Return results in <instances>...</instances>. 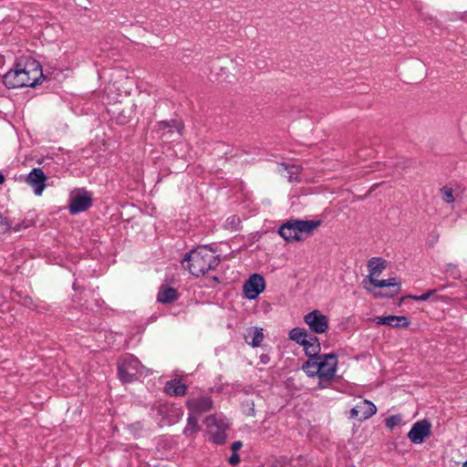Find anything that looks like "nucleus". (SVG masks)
I'll return each mask as SVG.
<instances>
[{
	"instance_id": "1",
	"label": "nucleus",
	"mask_w": 467,
	"mask_h": 467,
	"mask_svg": "<svg viewBox=\"0 0 467 467\" xmlns=\"http://www.w3.org/2000/svg\"><path fill=\"white\" fill-rule=\"evenodd\" d=\"M44 78L42 67L36 59L23 57L18 60L14 69L3 77V82L8 88L36 87Z\"/></svg>"
},
{
	"instance_id": "2",
	"label": "nucleus",
	"mask_w": 467,
	"mask_h": 467,
	"mask_svg": "<svg viewBox=\"0 0 467 467\" xmlns=\"http://www.w3.org/2000/svg\"><path fill=\"white\" fill-rule=\"evenodd\" d=\"M219 258L215 252L207 245L192 250L185 255L182 265L188 268L192 275H203L219 265Z\"/></svg>"
},
{
	"instance_id": "3",
	"label": "nucleus",
	"mask_w": 467,
	"mask_h": 467,
	"mask_svg": "<svg viewBox=\"0 0 467 467\" xmlns=\"http://www.w3.org/2000/svg\"><path fill=\"white\" fill-rule=\"evenodd\" d=\"M337 359L334 354L321 355L308 358L302 369L308 377H318L320 379L331 380L337 370Z\"/></svg>"
},
{
	"instance_id": "4",
	"label": "nucleus",
	"mask_w": 467,
	"mask_h": 467,
	"mask_svg": "<svg viewBox=\"0 0 467 467\" xmlns=\"http://www.w3.org/2000/svg\"><path fill=\"white\" fill-rule=\"evenodd\" d=\"M148 371L149 369L132 355H125L118 362L119 377L125 383L133 381L137 376L146 374Z\"/></svg>"
},
{
	"instance_id": "5",
	"label": "nucleus",
	"mask_w": 467,
	"mask_h": 467,
	"mask_svg": "<svg viewBox=\"0 0 467 467\" xmlns=\"http://www.w3.org/2000/svg\"><path fill=\"white\" fill-rule=\"evenodd\" d=\"M207 432L210 435V439L215 444H223L226 441L225 431L229 427V422L222 415H210L204 420Z\"/></svg>"
},
{
	"instance_id": "6",
	"label": "nucleus",
	"mask_w": 467,
	"mask_h": 467,
	"mask_svg": "<svg viewBox=\"0 0 467 467\" xmlns=\"http://www.w3.org/2000/svg\"><path fill=\"white\" fill-rule=\"evenodd\" d=\"M304 321L310 330L317 334H323L328 328V319L319 310H313L305 315Z\"/></svg>"
},
{
	"instance_id": "7",
	"label": "nucleus",
	"mask_w": 467,
	"mask_h": 467,
	"mask_svg": "<svg viewBox=\"0 0 467 467\" xmlns=\"http://www.w3.org/2000/svg\"><path fill=\"white\" fill-rule=\"evenodd\" d=\"M431 423L422 420L415 422L408 433V438L412 443L421 444L431 435Z\"/></svg>"
},
{
	"instance_id": "8",
	"label": "nucleus",
	"mask_w": 467,
	"mask_h": 467,
	"mask_svg": "<svg viewBox=\"0 0 467 467\" xmlns=\"http://www.w3.org/2000/svg\"><path fill=\"white\" fill-rule=\"evenodd\" d=\"M265 283L262 275L254 274L244 285V293L248 299H254L265 290Z\"/></svg>"
},
{
	"instance_id": "9",
	"label": "nucleus",
	"mask_w": 467,
	"mask_h": 467,
	"mask_svg": "<svg viewBox=\"0 0 467 467\" xmlns=\"http://www.w3.org/2000/svg\"><path fill=\"white\" fill-rule=\"evenodd\" d=\"M377 411V408L371 401L368 400H360L359 402L351 409L349 418L367 420L372 417Z\"/></svg>"
},
{
	"instance_id": "10",
	"label": "nucleus",
	"mask_w": 467,
	"mask_h": 467,
	"mask_svg": "<svg viewBox=\"0 0 467 467\" xmlns=\"http://www.w3.org/2000/svg\"><path fill=\"white\" fill-rule=\"evenodd\" d=\"M47 176L40 168L33 169L26 178V182L34 189L36 195L40 196L46 187Z\"/></svg>"
},
{
	"instance_id": "11",
	"label": "nucleus",
	"mask_w": 467,
	"mask_h": 467,
	"mask_svg": "<svg viewBox=\"0 0 467 467\" xmlns=\"http://www.w3.org/2000/svg\"><path fill=\"white\" fill-rule=\"evenodd\" d=\"M91 196L87 192H78L72 196L69 212L71 214H77L87 210L91 205Z\"/></svg>"
},
{
	"instance_id": "12",
	"label": "nucleus",
	"mask_w": 467,
	"mask_h": 467,
	"mask_svg": "<svg viewBox=\"0 0 467 467\" xmlns=\"http://www.w3.org/2000/svg\"><path fill=\"white\" fill-rule=\"evenodd\" d=\"M190 413L201 414L209 411L213 408V401L209 397L193 398L187 401Z\"/></svg>"
},
{
	"instance_id": "13",
	"label": "nucleus",
	"mask_w": 467,
	"mask_h": 467,
	"mask_svg": "<svg viewBox=\"0 0 467 467\" xmlns=\"http://www.w3.org/2000/svg\"><path fill=\"white\" fill-rule=\"evenodd\" d=\"M300 241L309 236L321 224L319 220H294Z\"/></svg>"
},
{
	"instance_id": "14",
	"label": "nucleus",
	"mask_w": 467,
	"mask_h": 467,
	"mask_svg": "<svg viewBox=\"0 0 467 467\" xmlns=\"http://www.w3.org/2000/svg\"><path fill=\"white\" fill-rule=\"evenodd\" d=\"M369 283L371 285H373L374 287H379V288H384V287H389V288H392V293L390 294H388L387 296H393L395 294H398L400 290V280L397 277H392V278H389V279H383V280H379L378 277H375L371 280H369ZM377 296H379V297H382L384 296L385 295L381 294V293H377L375 294Z\"/></svg>"
},
{
	"instance_id": "15",
	"label": "nucleus",
	"mask_w": 467,
	"mask_h": 467,
	"mask_svg": "<svg viewBox=\"0 0 467 467\" xmlns=\"http://www.w3.org/2000/svg\"><path fill=\"white\" fill-rule=\"evenodd\" d=\"M374 322L377 325H386L397 328L407 327L410 324L408 317L405 316L376 317Z\"/></svg>"
},
{
	"instance_id": "16",
	"label": "nucleus",
	"mask_w": 467,
	"mask_h": 467,
	"mask_svg": "<svg viewBox=\"0 0 467 467\" xmlns=\"http://www.w3.org/2000/svg\"><path fill=\"white\" fill-rule=\"evenodd\" d=\"M368 278L369 281L375 277L379 276V275L386 268V261L380 257H372L368 262Z\"/></svg>"
},
{
	"instance_id": "17",
	"label": "nucleus",
	"mask_w": 467,
	"mask_h": 467,
	"mask_svg": "<svg viewBox=\"0 0 467 467\" xmlns=\"http://www.w3.org/2000/svg\"><path fill=\"white\" fill-rule=\"evenodd\" d=\"M178 298V292L176 289L161 285L158 292L157 300L163 304L171 303Z\"/></svg>"
},
{
	"instance_id": "18",
	"label": "nucleus",
	"mask_w": 467,
	"mask_h": 467,
	"mask_svg": "<svg viewBox=\"0 0 467 467\" xmlns=\"http://www.w3.org/2000/svg\"><path fill=\"white\" fill-rule=\"evenodd\" d=\"M301 346L304 347V350L309 358H317L320 356L318 354L321 350V347L317 337L309 336V337L306 339V342Z\"/></svg>"
},
{
	"instance_id": "19",
	"label": "nucleus",
	"mask_w": 467,
	"mask_h": 467,
	"mask_svg": "<svg viewBox=\"0 0 467 467\" xmlns=\"http://www.w3.org/2000/svg\"><path fill=\"white\" fill-rule=\"evenodd\" d=\"M279 234L286 241H300L294 221H289L279 229Z\"/></svg>"
},
{
	"instance_id": "20",
	"label": "nucleus",
	"mask_w": 467,
	"mask_h": 467,
	"mask_svg": "<svg viewBox=\"0 0 467 467\" xmlns=\"http://www.w3.org/2000/svg\"><path fill=\"white\" fill-rule=\"evenodd\" d=\"M264 339L262 328L251 327L245 334L246 342L254 348L259 347Z\"/></svg>"
},
{
	"instance_id": "21",
	"label": "nucleus",
	"mask_w": 467,
	"mask_h": 467,
	"mask_svg": "<svg viewBox=\"0 0 467 467\" xmlns=\"http://www.w3.org/2000/svg\"><path fill=\"white\" fill-rule=\"evenodd\" d=\"M278 172L286 176L289 182H296L300 173V167L281 163L278 165Z\"/></svg>"
},
{
	"instance_id": "22",
	"label": "nucleus",
	"mask_w": 467,
	"mask_h": 467,
	"mask_svg": "<svg viewBox=\"0 0 467 467\" xmlns=\"http://www.w3.org/2000/svg\"><path fill=\"white\" fill-rule=\"evenodd\" d=\"M186 385L182 383L181 380L172 379L166 383L165 391L168 394L175 396H182L186 392Z\"/></svg>"
},
{
	"instance_id": "23",
	"label": "nucleus",
	"mask_w": 467,
	"mask_h": 467,
	"mask_svg": "<svg viewBox=\"0 0 467 467\" xmlns=\"http://www.w3.org/2000/svg\"><path fill=\"white\" fill-rule=\"evenodd\" d=\"M289 338L296 343L302 345L306 342V339L309 337L306 331L300 327H295L289 331Z\"/></svg>"
},
{
	"instance_id": "24",
	"label": "nucleus",
	"mask_w": 467,
	"mask_h": 467,
	"mask_svg": "<svg viewBox=\"0 0 467 467\" xmlns=\"http://www.w3.org/2000/svg\"><path fill=\"white\" fill-rule=\"evenodd\" d=\"M198 430L199 426L197 417L192 413H189L187 424L183 430V434L190 437L196 433Z\"/></svg>"
},
{
	"instance_id": "25",
	"label": "nucleus",
	"mask_w": 467,
	"mask_h": 467,
	"mask_svg": "<svg viewBox=\"0 0 467 467\" xmlns=\"http://www.w3.org/2000/svg\"><path fill=\"white\" fill-rule=\"evenodd\" d=\"M441 196L446 203H452L455 201L453 191L450 187H443L440 190Z\"/></svg>"
},
{
	"instance_id": "26",
	"label": "nucleus",
	"mask_w": 467,
	"mask_h": 467,
	"mask_svg": "<svg viewBox=\"0 0 467 467\" xmlns=\"http://www.w3.org/2000/svg\"><path fill=\"white\" fill-rule=\"evenodd\" d=\"M445 273L452 276L454 279L461 277L458 266L452 263H449L445 265Z\"/></svg>"
},
{
	"instance_id": "27",
	"label": "nucleus",
	"mask_w": 467,
	"mask_h": 467,
	"mask_svg": "<svg viewBox=\"0 0 467 467\" xmlns=\"http://www.w3.org/2000/svg\"><path fill=\"white\" fill-rule=\"evenodd\" d=\"M402 420L401 416L400 415H392L386 420V427L389 430H393L396 426H398Z\"/></svg>"
},
{
	"instance_id": "28",
	"label": "nucleus",
	"mask_w": 467,
	"mask_h": 467,
	"mask_svg": "<svg viewBox=\"0 0 467 467\" xmlns=\"http://www.w3.org/2000/svg\"><path fill=\"white\" fill-rule=\"evenodd\" d=\"M436 290H429L428 292L420 295V296H409L408 297L417 300V301H426L428 300L431 296H432Z\"/></svg>"
},
{
	"instance_id": "29",
	"label": "nucleus",
	"mask_w": 467,
	"mask_h": 467,
	"mask_svg": "<svg viewBox=\"0 0 467 467\" xmlns=\"http://www.w3.org/2000/svg\"><path fill=\"white\" fill-rule=\"evenodd\" d=\"M161 125L163 128H169V129L174 128L178 134H181V131H182V124L180 122H177V121H172V125L170 124L169 122H162Z\"/></svg>"
},
{
	"instance_id": "30",
	"label": "nucleus",
	"mask_w": 467,
	"mask_h": 467,
	"mask_svg": "<svg viewBox=\"0 0 467 467\" xmlns=\"http://www.w3.org/2000/svg\"><path fill=\"white\" fill-rule=\"evenodd\" d=\"M240 462V457L236 452H234L232 456L229 458V462L231 464H237Z\"/></svg>"
},
{
	"instance_id": "31",
	"label": "nucleus",
	"mask_w": 467,
	"mask_h": 467,
	"mask_svg": "<svg viewBox=\"0 0 467 467\" xmlns=\"http://www.w3.org/2000/svg\"><path fill=\"white\" fill-rule=\"evenodd\" d=\"M243 446V443L241 441H234L233 444H232V450L234 452H236L238 450H240Z\"/></svg>"
},
{
	"instance_id": "32",
	"label": "nucleus",
	"mask_w": 467,
	"mask_h": 467,
	"mask_svg": "<svg viewBox=\"0 0 467 467\" xmlns=\"http://www.w3.org/2000/svg\"><path fill=\"white\" fill-rule=\"evenodd\" d=\"M7 229V225L5 223V219L0 215V233Z\"/></svg>"
},
{
	"instance_id": "33",
	"label": "nucleus",
	"mask_w": 467,
	"mask_h": 467,
	"mask_svg": "<svg viewBox=\"0 0 467 467\" xmlns=\"http://www.w3.org/2000/svg\"><path fill=\"white\" fill-rule=\"evenodd\" d=\"M5 182V176L0 172V184Z\"/></svg>"
},
{
	"instance_id": "34",
	"label": "nucleus",
	"mask_w": 467,
	"mask_h": 467,
	"mask_svg": "<svg viewBox=\"0 0 467 467\" xmlns=\"http://www.w3.org/2000/svg\"><path fill=\"white\" fill-rule=\"evenodd\" d=\"M462 467H467V461L463 463Z\"/></svg>"
}]
</instances>
